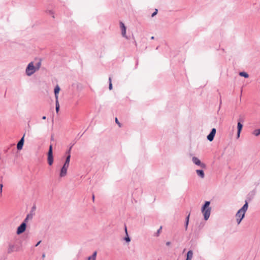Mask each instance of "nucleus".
<instances>
[{
    "instance_id": "obj_1",
    "label": "nucleus",
    "mask_w": 260,
    "mask_h": 260,
    "mask_svg": "<svg viewBox=\"0 0 260 260\" xmlns=\"http://www.w3.org/2000/svg\"><path fill=\"white\" fill-rule=\"evenodd\" d=\"M248 203L246 201L245 204L239 209L236 214V221L238 224H240L242 220L245 216V214L248 209Z\"/></svg>"
},
{
    "instance_id": "obj_2",
    "label": "nucleus",
    "mask_w": 260,
    "mask_h": 260,
    "mask_svg": "<svg viewBox=\"0 0 260 260\" xmlns=\"http://www.w3.org/2000/svg\"><path fill=\"white\" fill-rule=\"evenodd\" d=\"M210 202L209 201H206L204 205L202 207L201 211L203 214L204 218L205 220H207L210 215L211 208L209 206Z\"/></svg>"
},
{
    "instance_id": "obj_3",
    "label": "nucleus",
    "mask_w": 260,
    "mask_h": 260,
    "mask_svg": "<svg viewBox=\"0 0 260 260\" xmlns=\"http://www.w3.org/2000/svg\"><path fill=\"white\" fill-rule=\"evenodd\" d=\"M36 71V68L34 66L33 62H30L26 68L25 73L28 76H30Z\"/></svg>"
},
{
    "instance_id": "obj_4",
    "label": "nucleus",
    "mask_w": 260,
    "mask_h": 260,
    "mask_svg": "<svg viewBox=\"0 0 260 260\" xmlns=\"http://www.w3.org/2000/svg\"><path fill=\"white\" fill-rule=\"evenodd\" d=\"M21 250V247L18 244L10 243L8 247L7 252L8 254L14 252L19 251Z\"/></svg>"
},
{
    "instance_id": "obj_5",
    "label": "nucleus",
    "mask_w": 260,
    "mask_h": 260,
    "mask_svg": "<svg viewBox=\"0 0 260 260\" xmlns=\"http://www.w3.org/2000/svg\"><path fill=\"white\" fill-rule=\"evenodd\" d=\"M48 162L50 166H51L53 162V156L52 153V145H50L49 146V151L48 152Z\"/></svg>"
},
{
    "instance_id": "obj_6",
    "label": "nucleus",
    "mask_w": 260,
    "mask_h": 260,
    "mask_svg": "<svg viewBox=\"0 0 260 260\" xmlns=\"http://www.w3.org/2000/svg\"><path fill=\"white\" fill-rule=\"evenodd\" d=\"M192 162L196 165L200 166L202 169H205L206 167V165L203 162H201L200 160L197 157L193 156L192 158Z\"/></svg>"
},
{
    "instance_id": "obj_7",
    "label": "nucleus",
    "mask_w": 260,
    "mask_h": 260,
    "mask_svg": "<svg viewBox=\"0 0 260 260\" xmlns=\"http://www.w3.org/2000/svg\"><path fill=\"white\" fill-rule=\"evenodd\" d=\"M69 166L63 165L61 168L59 172V177L60 178L65 177L67 174V170Z\"/></svg>"
},
{
    "instance_id": "obj_8",
    "label": "nucleus",
    "mask_w": 260,
    "mask_h": 260,
    "mask_svg": "<svg viewBox=\"0 0 260 260\" xmlns=\"http://www.w3.org/2000/svg\"><path fill=\"white\" fill-rule=\"evenodd\" d=\"M26 224L25 222H22L17 228V234L20 235L23 233L26 230Z\"/></svg>"
},
{
    "instance_id": "obj_9",
    "label": "nucleus",
    "mask_w": 260,
    "mask_h": 260,
    "mask_svg": "<svg viewBox=\"0 0 260 260\" xmlns=\"http://www.w3.org/2000/svg\"><path fill=\"white\" fill-rule=\"evenodd\" d=\"M216 130L215 128L212 129L210 133L207 136V139L211 142L213 140L214 137L215 135Z\"/></svg>"
},
{
    "instance_id": "obj_10",
    "label": "nucleus",
    "mask_w": 260,
    "mask_h": 260,
    "mask_svg": "<svg viewBox=\"0 0 260 260\" xmlns=\"http://www.w3.org/2000/svg\"><path fill=\"white\" fill-rule=\"evenodd\" d=\"M35 213H33V210H31L29 213L27 215L26 218L23 221V222H25L26 224V223L28 222L29 220H31L32 219Z\"/></svg>"
},
{
    "instance_id": "obj_11",
    "label": "nucleus",
    "mask_w": 260,
    "mask_h": 260,
    "mask_svg": "<svg viewBox=\"0 0 260 260\" xmlns=\"http://www.w3.org/2000/svg\"><path fill=\"white\" fill-rule=\"evenodd\" d=\"M120 25L121 29L122 36L123 37L125 38L126 39H128V38L126 35V27L125 26L124 23L122 22L120 23Z\"/></svg>"
},
{
    "instance_id": "obj_12",
    "label": "nucleus",
    "mask_w": 260,
    "mask_h": 260,
    "mask_svg": "<svg viewBox=\"0 0 260 260\" xmlns=\"http://www.w3.org/2000/svg\"><path fill=\"white\" fill-rule=\"evenodd\" d=\"M24 136H23V137L20 139L17 145V148L18 150H20L22 148L24 144Z\"/></svg>"
},
{
    "instance_id": "obj_13",
    "label": "nucleus",
    "mask_w": 260,
    "mask_h": 260,
    "mask_svg": "<svg viewBox=\"0 0 260 260\" xmlns=\"http://www.w3.org/2000/svg\"><path fill=\"white\" fill-rule=\"evenodd\" d=\"M60 87L58 85H56L54 88V94L55 97V100L58 99V93L60 91Z\"/></svg>"
},
{
    "instance_id": "obj_14",
    "label": "nucleus",
    "mask_w": 260,
    "mask_h": 260,
    "mask_svg": "<svg viewBox=\"0 0 260 260\" xmlns=\"http://www.w3.org/2000/svg\"><path fill=\"white\" fill-rule=\"evenodd\" d=\"M196 173L197 175L201 178H204L205 177V174L202 170H197Z\"/></svg>"
},
{
    "instance_id": "obj_15",
    "label": "nucleus",
    "mask_w": 260,
    "mask_h": 260,
    "mask_svg": "<svg viewBox=\"0 0 260 260\" xmlns=\"http://www.w3.org/2000/svg\"><path fill=\"white\" fill-rule=\"evenodd\" d=\"M193 256V252L192 250H189L187 252L186 260H191Z\"/></svg>"
},
{
    "instance_id": "obj_16",
    "label": "nucleus",
    "mask_w": 260,
    "mask_h": 260,
    "mask_svg": "<svg viewBox=\"0 0 260 260\" xmlns=\"http://www.w3.org/2000/svg\"><path fill=\"white\" fill-rule=\"evenodd\" d=\"M242 127H243V125L241 123L240 119H239V122H238V124H237V131H238V132H241L242 129Z\"/></svg>"
},
{
    "instance_id": "obj_17",
    "label": "nucleus",
    "mask_w": 260,
    "mask_h": 260,
    "mask_svg": "<svg viewBox=\"0 0 260 260\" xmlns=\"http://www.w3.org/2000/svg\"><path fill=\"white\" fill-rule=\"evenodd\" d=\"M71 155L68 154L67 157H66V161L63 165L68 166L69 167Z\"/></svg>"
},
{
    "instance_id": "obj_18",
    "label": "nucleus",
    "mask_w": 260,
    "mask_h": 260,
    "mask_svg": "<svg viewBox=\"0 0 260 260\" xmlns=\"http://www.w3.org/2000/svg\"><path fill=\"white\" fill-rule=\"evenodd\" d=\"M125 234L126 235V237H125L124 240H125V241L126 242H129L131 241V239H130V238L128 236V233H127V228H126V226H125Z\"/></svg>"
},
{
    "instance_id": "obj_19",
    "label": "nucleus",
    "mask_w": 260,
    "mask_h": 260,
    "mask_svg": "<svg viewBox=\"0 0 260 260\" xmlns=\"http://www.w3.org/2000/svg\"><path fill=\"white\" fill-rule=\"evenodd\" d=\"M96 255H97V252L95 251H94L93 254H92V255L89 256L88 257V258L89 259V260H90V259H96Z\"/></svg>"
},
{
    "instance_id": "obj_20",
    "label": "nucleus",
    "mask_w": 260,
    "mask_h": 260,
    "mask_svg": "<svg viewBox=\"0 0 260 260\" xmlns=\"http://www.w3.org/2000/svg\"><path fill=\"white\" fill-rule=\"evenodd\" d=\"M239 75L242 77H244L245 78H248L249 77L248 74L245 72H242L239 73Z\"/></svg>"
},
{
    "instance_id": "obj_21",
    "label": "nucleus",
    "mask_w": 260,
    "mask_h": 260,
    "mask_svg": "<svg viewBox=\"0 0 260 260\" xmlns=\"http://www.w3.org/2000/svg\"><path fill=\"white\" fill-rule=\"evenodd\" d=\"M189 215H188L186 218V221H185V230H187L188 223H189Z\"/></svg>"
},
{
    "instance_id": "obj_22",
    "label": "nucleus",
    "mask_w": 260,
    "mask_h": 260,
    "mask_svg": "<svg viewBox=\"0 0 260 260\" xmlns=\"http://www.w3.org/2000/svg\"><path fill=\"white\" fill-rule=\"evenodd\" d=\"M55 106H56V108H55L56 111L57 113L59 111V104L58 100H55Z\"/></svg>"
},
{
    "instance_id": "obj_23",
    "label": "nucleus",
    "mask_w": 260,
    "mask_h": 260,
    "mask_svg": "<svg viewBox=\"0 0 260 260\" xmlns=\"http://www.w3.org/2000/svg\"><path fill=\"white\" fill-rule=\"evenodd\" d=\"M253 134L255 136H258L260 135V129H256L253 132Z\"/></svg>"
},
{
    "instance_id": "obj_24",
    "label": "nucleus",
    "mask_w": 260,
    "mask_h": 260,
    "mask_svg": "<svg viewBox=\"0 0 260 260\" xmlns=\"http://www.w3.org/2000/svg\"><path fill=\"white\" fill-rule=\"evenodd\" d=\"M111 81H112L111 77H110L109 78V88L110 90H111L112 89V84Z\"/></svg>"
},
{
    "instance_id": "obj_25",
    "label": "nucleus",
    "mask_w": 260,
    "mask_h": 260,
    "mask_svg": "<svg viewBox=\"0 0 260 260\" xmlns=\"http://www.w3.org/2000/svg\"><path fill=\"white\" fill-rule=\"evenodd\" d=\"M161 229H162V226H160L159 228V229L157 230V232L155 233V236L158 237L160 233L161 232Z\"/></svg>"
},
{
    "instance_id": "obj_26",
    "label": "nucleus",
    "mask_w": 260,
    "mask_h": 260,
    "mask_svg": "<svg viewBox=\"0 0 260 260\" xmlns=\"http://www.w3.org/2000/svg\"><path fill=\"white\" fill-rule=\"evenodd\" d=\"M41 63L40 61L38 62L37 64H36V66H35L36 68V71L38 70L40 67H41Z\"/></svg>"
},
{
    "instance_id": "obj_27",
    "label": "nucleus",
    "mask_w": 260,
    "mask_h": 260,
    "mask_svg": "<svg viewBox=\"0 0 260 260\" xmlns=\"http://www.w3.org/2000/svg\"><path fill=\"white\" fill-rule=\"evenodd\" d=\"M157 13V9H155V11L152 14L151 17H154L155 16Z\"/></svg>"
},
{
    "instance_id": "obj_28",
    "label": "nucleus",
    "mask_w": 260,
    "mask_h": 260,
    "mask_svg": "<svg viewBox=\"0 0 260 260\" xmlns=\"http://www.w3.org/2000/svg\"><path fill=\"white\" fill-rule=\"evenodd\" d=\"M3 187V185L2 183H0V194H2V188Z\"/></svg>"
},
{
    "instance_id": "obj_29",
    "label": "nucleus",
    "mask_w": 260,
    "mask_h": 260,
    "mask_svg": "<svg viewBox=\"0 0 260 260\" xmlns=\"http://www.w3.org/2000/svg\"><path fill=\"white\" fill-rule=\"evenodd\" d=\"M115 122L116 123L118 124V125L120 127L121 126V125H120V122L118 121V119L117 118H115Z\"/></svg>"
},
{
    "instance_id": "obj_30",
    "label": "nucleus",
    "mask_w": 260,
    "mask_h": 260,
    "mask_svg": "<svg viewBox=\"0 0 260 260\" xmlns=\"http://www.w3.org/2000/svg\"><path fill=\"white\" fill-rule=\"evenodd\" d=\"M71 148H72V146L70 148V149L67 152V153L68 154V155L70 154Z\"/></svg>"
},
{
    "instance_id": "obj_31",
    "label": "nucleus",
    "mask_w": 260,
    "mask_h": 260,
    "mask_svg": "<svg viewBox=\"0 0 260 260\" xmlns=\"http://www.w3.org/2000/svg\"><path fill=\"white\" fill-rule=\"evenodd\" d=\"M36 210V207L34 206L32 207L31 210H33V213H35V210Z\"/></svg>"
},
{
    "instance_id": "obj_32",
    "label": "nucleus",
    "mask_w": 260,
    "mask_h": 260,
    "mask_svg": "<svg viewBox=\"0 0 260 260\" xmlns=\"http://www.w3.org/2000/svg\"><path fill=\"white\" fill-rule=\"evenodd\" d=\"M240 133L241 132H238V131H237V138H239L240 135Z\"/></svg>"
},
{
    "instance_id": "obj_33",
    "label": "nucleus",
    "mask_w": 260,
    "mask_h": 260,
    "mask_svg": "<svg viewBox=\"0 0 260 260\" xmlns=\"http://www.w3.org/2000/svg\"><path fill=\"white\" fill-rule=\"evenodd\" d=\"M41 242V241H39L37 244L36 245H35L36 246H38L40 244V243Z\"/></svg>"
},
{
    "instance_id": "obj_34",
    "label": "nucleus",
    "mask_w": 260,
    "mask_h": 260,
    "mask_svg": "<svg viewBox=\"0 0 260 260\" xmlns=\"http://www.w3.org/2000/svg\"><path fill=\"white\" fill-rule=\"evenodd\" d=\"M170 244H171V242H167L166 243V245H167V246H169V245H170Z\"/></svg>"
},
{
    "instance_id": "obj_35",
    "label": "nucleus",
    "mask_w": 260,
    "mask_h": 260,
    "mask_svg": "<svg viewBox=\"0 0 260 260\" xmlns=\"http://www.w3.org/2000/svg\"><path fill=\"white\" fill-rule=\"evenodd\" d=\"M42 119L45 120V119H46V117L45 116H44L42 117Z\"/></svg>"
},
{
    "instance_id": "obj_36",
    "label": "nucleus",
    "mask_w": 260,
    "mask_h": 260,
    "mask_svg": "<svg viewBox=\"0 0 260 260\" xmlns=\"http://www.w3.org/2000/svg\"><path fill=\"white\" fill-rule=\"evenodd\" d=\"M92 200L93 201L94 200V196L93 194L92 195Z\"/></svg>"
},
{
    "instance_id": "obj_37",
    "label": "nucleus",
    "mask_w": 260,
    "mask_h": 260,
    "mask_svg": "<svg viewBox=\"0 0 260 260\" xmlns=\"http://www.w3.org/2000/svg\"><path fill=\"white\" fill-rule=\"evenodd\" d=\"M151 39L152 40L154 39V37H153V36H152V37L151 38Z\"/></svg>"
},
{
    "instance_id": "obj_38",
    "label": "nucleus",
    "mask_w": 260,
    "mask_h": 260,
    "mask_svg": "<svg viewBox=\"0 0 260 260\" xmlns=\"http://www.w3.org/2000/svg\"><path fill=\"white\" fill-rule=\"evenodd\" d=\"M42 257H45V254H43Z\"/></svg>"
},
{
    "instance_id": "obj_39",
    "label": "nucleus",
    "mask_w": 260,
    "mask_h": 260,
    "mask_svg": "<svg viewBox=\"0 0 260 260\" xmlns=\"http://www.w3.org/2000/svg\"><path fill=\"white\" fill-rule=\"evenodd\" d=\"M90 260H96L95 259H90Z\"/></svg>"
},
{
    "instance_id": "obj_40",
    "label": "nucleus",
    "mask_w": 260,
    "mask_h": 260,
    "mask_svg": "<svg viewBox=\"0 0 260 260\" xmlns=\"http://www.w3.org/2000/svg\"><path fill=\"white\" fill-rule=\"evenodd\" d=\"M88 260H89V259L88 258Z\"/></svg>"
}]
</instances>
